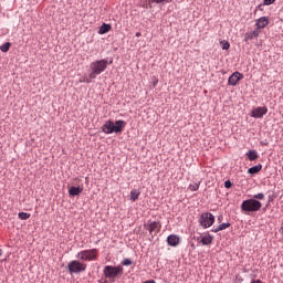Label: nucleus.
Listing matches in <instances>:
<instances>
[{
  "mask_svg": "<svg viewBox=\"0 0 283 283\" xmlns=\"http://www.w3.org/2000/svg\"><path fill=\"white\" fill-rule=\"evenodd\" d=\"M107 65V59H99L98 61H93L91 63V74H88V77L84 76L83 78H81V83H91L92 78H96L98 74L105 72Z\"/></svg>",
  "mask_w": 283,
  "mask_h": 283,
  "instance_id": "f257e3e1",
  "label": "nucleus"
},
{
  "mask_svg": "<svg viewBox=\"0 0 283 283\" xmlns=\"http://www.w3.org/2000/svg\"><path fill=\"white\" fill-rule=\"evenodd\" d=\"M125 126L126 122L124 119H117L115 124L112 119H107V122L102 126V130L107 135H111L112 133H123Z\"/></svg>",
  "mask_w": 283,
  "mask_h": 283,
  "instance_id": "f03ea898",
  "label": "nucleus"
},
{
  "mask_svg": "<svg viewBox=\"0 0 283 283\" xmlns=\"http://www.w3.org/2000/svg\"><path fill=\"white\" fill-rule=\"evenodd\" d=\"M124 270L120 265L117 268L113 265H106L104 268V275L109 280V282H115L116 277H120L123 275Z\"/></svg>",
  "mask_w": 283,
  "mask_h": 283,
  "instance_id": "7ed1b4c3",
  "label": "nucleus"
},
{
  "mask_svg": "<svg viewBox=\"0 0 283 283\" xmlns=\"http://www.w3.org/2000/svg\"><path fill=\"white\" fill-rule=\"evenodd\" d=\"M262 208V202H259L255 200V198L250 199V200H244L241 205L242 211H248V212H256L260 211Z\"/></svg>",
  "mask_w": 283,
  "mask_h": 283,
  "instance_id": "20e7f679",
  "label": "nucleus"
},
{
  "mask_svg": "<svg viewBox=\"0 0 283 283\" xmlns=\"http://www.w3.org/2000/svg\"><path fill=\"white\" fill-rule=\"evenodd\" d=\"M77 259L81 261H97L98 259V250L93 248L91 250H82L77 253Z\"/></svg>",
  "mask_w": 283,
  "mask_h": 283,
  "instance_id": "39448f33",
  "label": "nucleus"
},
{
  "mask_svg": "<svg viewBox=\"0 0 283 283\" xmlns=\"http://www.w3.org/2000/svg\"><path fill=\"white\" fill-rule=\"evenodd\" d=\"M214 221L216 217L212 212H201L199 217V223H201L203 228H210V226H213Z\"/></svg>",
  "mask_w": 283,
  "mask_h": 283,
  "instance_id": "423d86ee",
  "label": "nucleus"
},
{
  "mask_svg": "<svg viewBox=\"0 0 283 283\" xmlns=\"http://www.w3.org/2000/svg\"><path fill=\"white\" fill-rule=\"evenodd\" d=\"M86 269L87 264L82 263L81 259H78L77 261H71V263H69L70 273H81V271H86Z\"/></svg>",
  "mask_w": 283,
  "mask_h": 283,
  "instance_id": "0eeeda50",
  "label": "nucleus"
},
{
  "mask_svg": "<svg viewBox=\"0 0 283 283\" xmlns=\"http://www.w3.org/2000/svg\"><path fill=\"white\" fill-rule=\"evenodd\" d=\"M145 228L150 234H158V232H160L161 223L160 221L148 220L147 223H145Z\"/></svg>",
  "mask_w": 283,
  "mask_h": 283,
  "instance_id": "6e6552de",
  "label": "nucleus"
},
{
  "mask_svg": "<svg viewBox=\"0 0 283 283\" xmlns=\"http://www.w3.org/2000/svg\"><path fill=\"white\" fill-rule=\"evenodd\" d=\"M268 112V106H256L255 108H252L251 115L252 117H263V115H266Z\"/></svg>",
  "mask_w": 283,
  "mask_h": 283,
  "instance_id": "1a4fd4ad",
  "label": "nucleus"
},
{
  "mask_svg": "<svg viewBox=\"0 0 283 283\" xmlns=\"http://www.w3.org/2000/svg\"><path fill=\"white\" fill-rule=\"evenodd\" d=\"M241 78H243V74H241V72H233V74L229 76L228 83L234 86L239 81H241Z\"/></svg>",
  "mask_w": 283,
  "mask_h": 283,
  "instance_id": "9d476101",
  "label": "nucleus"
},
{
  "mask_svg": "<svg viewBox=\"0 0 283 283\" xmlns=\"http://www.w3.org/2000/svg\"><path fill=\"white\" fill-rule=\"evenodd\" d=\"M269 24V18L266 15H262L256 20V29L260 31V29H264Z\"/></svg>",
  "mask_w": 283,
  "mask_h": 283,
  "instance_id": "9b49d317",
  "label": "nucleus"
},
{
  "mask_svg": "<svg viewBox=\"0 0 283 283\" xmlns=\"http://www.w3.org/2000/svg\"><path fill=\"white\" fill-rule=\"evenodd\" d=\"M167 243H168V245L176 247V245H179L180 239L177 234H169L167 237Z\"/></svg>",
  "mask_w": 283,
  "mask_h": 283,
  "instance_id": "f8f14e48",
  "label": "nucleus"
},
{
  "mask_svg": "<svg viewBox=\"0 0 283 283\" xmlns=\"http://www.w3.org/2000/svg\"><path fill=\"white\" fill-rule=\"evenodd\" d=\"M212 241H213L212 234H203V237H201L200 243L202 245H210Z\"/></svg>",
  "mask_w": 283,
  "mask_h": 283,
  "instance_id": "ddd939ff",
  "label": "nucleus"
},
{
  "mask_svg": "<svg viewBox=\"0 0 283 283\" xmlns=\"http://www.w3.org/2000/svg\"><path fill=\"white\" fill-rule=\"evenodd\" d=\"M84 191L83 187H70L69 193L70 196H80Z\"/></svg>",
  "mask_w": 283,
  "mask_h": 283,
  "instance_id": "4468645a",
  "label": "nucleus"
},
{
  "mask_svg": "<svg viewBox=\"0 0 283 283\" xmlns=\"http://www.w3.org/2000/svg\"><path fill=\"white\" fill-rule=\"evenodd\" d=\"M260 31L258 30V27L254 31H251L249 33H245V41L248 42L249 40H254V38H259Z\"/></svg>",
  "mask_w": 283,
  "mask_h": 283,
  "instance_id": "2eb2a0df",
  "label": "nucleus"
},
{
  "mask_svg": "<svg viewBox=\"0 0 283 283\" xmlns=\"http://www.w3.org/2000/svg\"><path fill=\"white\" fill-rule=\"evenodd\" d=\"M262 167H263L262 164L253 165L252 167H249L248 174H259V171H261Z\"/></svg>",
  "mask_w": 283,
  "mask_h": 283,
  "instance_id": "dca6fc26",
  "label": "nucleus"
},
{
  "mask_svg": "<svg viewBox=\"0 0 283 283\" xmlns=\"http://www.w3.org/2000/svg\"><path fill=\"white\" fill-rule=\"evenodd\" d=\"M112 29V24H106L105 22L101 25L98 33L101 35L108 33Z\"/></svg>",
  "mask_w": 283,
  "mask_h": 283,
  "instance_id": "f3484780",
  "label": "nucleus"
},
{
  "mask_svg": "<svg viewBox=\"0 0 283 283\" xmlns=\"http://www.w3.org/2000/svg\"><path fill=\"white\" fill-rule=\"evenodd\" d=\"M231 223L228 221V222H223V223H220L217 228H213L212 231L213 232H220L221 230H226L227 228H230Z\"/></svg>",
  "mask_w": 283,
  "mask_h": 283,
  "instance_id": "a211bd4d",
  "label": "nucleus"
},
{
  "mask_svg": "<svg viewBox=\"0 0 283 283\" xmlns=\"http://www.w3.org/2000/svg\"><path fill=\"white\" fill-rule=\"evenodd\" d=\"M247 157L249 160H256V159H259V153H258V150H249L247 153Z\"/></svg>",
  "mask_w": 283,
  "mask_h": 283,
  "instance_id": "6ab92c4d",
  "label": "nucleus"
},
{
  "mask_svg": "<svg viewBox=\"0 0 283 283\" xmlns=\"http://www.w3.org/2000/svg\"><path fill=\"white\" fill-rule=\"evenodd\" d=\"M139 196H140V191L138 189H132V191H130V200L133 202H136V200H138Z\"/></svg>",
  "mask_w": 283,
  "mask_h": 283,
  "instance_id": "aec40b11",
  "label": "nucleus"
},
{
  "mask_svg": "<svg viewBox=\"0 0 283 283\" xmlns=\"http://www.w3.org/2000/svg\"><path fill=\"white\" fill-rule=\"evenodd\" d=\"M153 3H172V0H148V4H151Z\"/></svg>",
  "mask_w": 283,
  "mask_h": 283,
  "instance_id": "412c9836",
  "label": "nucleus"
},
{
  "mask_svg": "<svg viewBox=\"0 0 283 283\" xmlns=\"http://www.w3.org/2000/svg\"><path fill=\"white\" fill-rule=\"evenodd\" d=\"M200 187V182H193L192 185H189L188 189H190V191H198Z\"/></svg>",
  "mask_w": 283,
  "mask_h": 283,
  "instance_id": "4be33fe9",
  "label": "nucleus"
},
{
  "mask_svg": "<svg viewBox=\"0 0 283 283\" xmlns=\"http://www.w3.org/2000/svg\"><path fill=\"white\" fill-rule=\"evenodd\" d=\"M10 46H11L10 42H6V44H2V46H0V51L8 52L10 51Z\"/></svg>",
  "mask_w": 283,
  "mask_h": 283,
  "instance_id": "5701e85b",
  "label": "nucleus"
},
{
  "mask_svg": "<svg viewBox=\"0 0 283 283\" xmlns=\"http://www.w3.org/2000/svg\"><path fill=\"white\" fill-rule=\"evenodd\" d=\"M20 219H29L31 218V212H19Z\"/></svg>",
  "mask_w": 283,
  "mask_h": 283,
  "instance_id": "b1692460",
  "label": "nucleus"
},
{
  "mask_svg": "<svg viewBox=\"0 0 283 283\" xmlns=\"http://www.w3.org/2000/svg\"><path fill=\"white\" fill-rule=\"evenodd\" d=\"M221 48L223 51H228L230 49V42H227L226 40L221 42Z\"/></svg>",
  "mask_w": 283,
  "mask_h": 283,
  "instance_id": "393cba45",
  "label": "nucleus"
},
{
  "mask_svg": "<svg viewBox=\"0 0 283 283\" xmlns=\"http://www.w3.org/2000/svg\"><path fill=\"white\" fill-rule=\"evenodd\" d=\"M253 198H255V200H256L258 202H260V200H264L265 195H264V193H255V195L253 196Z\"/></svg>",
  "mask_w": 283,
  "mask_h": 283,
  "instance_id": "a878e982",
  "label": "nucleus"
},
{
  "mask_svg": "<svg viewBox=\"0 0 283 283\" xmlns=\"http://www.w3.org/2000/svg\"><path fill=\"white\" fill-rule=\"evenodd\" d=\"M132 261H130V259H124V261H123V265H125V266H129V265H132Z\"/></svg>",
  "mask_w": 283,
  "mask_h": 283,
  "instance_id": "bb28decb",
  "label": "nucleus"
},
{
  "mask_svg": "<svg viewBox=\"0 0 283 283\" xmlns=\"http://www.w3.org/2000/svg\"><path fill=\"white\" fill-rule=\"evenodd\" d=\"M224 187H226L227 189H230V188L232 187L231 180H226V181H224Z\"/></svg>",
  "mask_w": 283,
  "mask_h": 283,
  "instance_id": "cd10ccee",
  "label": "nucleus"
},
{
  "mask_svg": "<svg viewBox=\"0 0 283 283\" xmlns=\"http://www.w3.org/2000/svg\"><path fill=\"white\" fill-rule=\"evenodd\" d=\"M275 3V0H264V4H272Z\"/></svg>",
  "mask_w": 283,
  "mask_h": 283,
  "instance_id": "c85d7f7f",
  "label": "nucleus"
},
{
  "mask_svg": "<svg viewBox=\"0 0 283 283\" xmlns=\"http://www.w3.org/2000/svg\"><path fill=\"white\" fill-rule=\"evenodd\" d=\"M251 283H263L262 280H251Z\"/></svg>",
  "mask_w": 283,
  "mask_h": 283,
  "instance_id": "c756f323",
  "label": "nucleus"
},
{
  "mask_svg": "<svg viewBox=\"0 0 283 283\" xmlns=\"http://www.w3.org/2000/svg\"><path fill=\"white\" fill-rule=\"evenodd\" d=\"M142 283H157V282H155V280H146L145 282H142Z\"/></svg>",
  "mask_w": 283,
  "mask_h": 283,
  "instance_id": "7c9ffc66",
  "label": "nucleus"
},
{
  "mask_svg": "<svg viewBox=\"0 0 283 283\" xmlns=\"http://www.w3.org/2000/svg\"><path fill=\"white\" fill-rule=\"evenodd\" d=\"M222 219H223V214H219V217H218V221H219V222H221V221H222Z\"/></svg>",
  "mask_w": 283,
  "mask_h": 283,
  "instance_id": "2f4dec72",
  "label": "nucleus"
},
{
  "mask_svg": "<svg viewBox=\"0 0 283 283\" xmlns=\"http://www.w3.org/2000/svg\"><path fill=\"white\" fill-rule=\"evenodd\" d=\"M142 36V33L140 32H137L136 33V38H140Z\"/></svg>",
  "mask_w": 283,
  "mask_h": 283,
  "instance_id": "473e14b6",
  "label": "nucleus"
},
{
  "mask_svg": "<svg viewBox=\"0 0 283 283\" xmlns=\"http://www.w3.org/2000/svg\"><path fill=\"white\" fill-rule=\"evenodd\" d=\"M157 83H158V78H156V80L154 81V85L156 86Z\"/></svg>",
  "mask_w": 283,
  "mask_h": 283,
  "instance_id": "72a5a7b5",
  "label": "nucleus"
},
{
  "mask_svg": "<svg viewBox=\"0 0 283 283\" xmlns=\"http://www.w3.org/2000/svg\"><path fill=\"white\" fill-rule=\"evenodd\" d=\"M2 254H3V251H2V250H0V256H2Z\"/></svg>",
  "mask_w": 283,
  "mask_h": 283,
  "instance_id": "f704fd0d",
  "label": "nucleus"
},
{
  "mask_svg": "<svg viewBox=\"0 0 283 283\" xmlns=\"http://www.w3.org/2000/svg\"><path fill=\"white\" fill-rule=\"evenodd\" d=\"M281 232H282V234H283V227L281 228Z\"/></svg>",
  "mask_w": 283,
  "mask_h": 283,
  "instance_id": "c9c22d12",
  "label": "nucleus"
},
{
  "mask_svg": "<svg viewBox=\"0 0 283 283\" xmlns=\"http://www.w3.org/2000/svg\"><path fill=\"white\" fill-rule=\"evenodd\" d=\"M109 63H113V60H111Z\"/></svg>",
  "mask_w": 283,
  "mask_h": 283,
  "instance_id": "e433bc0d",
  "label": "nucleus"
}]
</instances>
